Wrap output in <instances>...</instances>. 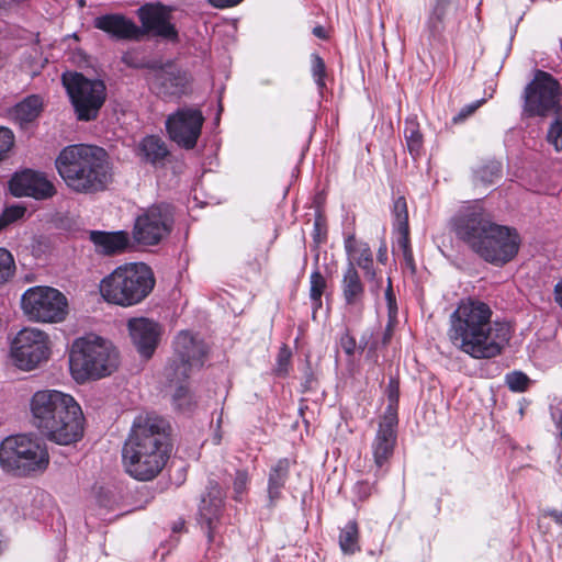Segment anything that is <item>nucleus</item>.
Listing matches in <instances>:
<instances>
[{
  "label": "nucleus",
  "instance_id": "16",
  "mask_svg": "<svg viewBox=\"0 0 562 562\" xmlns=\"http://www.w3.org/2000/svg\"><path fill=\"white\" fill-rule=\"evenodd\" d=\"M10 191L15 196H32L37 200L52 198L56 193L54 184L44 173L30 169L12 177Z\"/></svg>",
  "mask_w": 562,
  "mask_h": 562
},
{
  "label": "nucleus",
  "instance_id": "3",
  "mask_svg": "<svg viewBox=\"0 0 562 562\" xmlns=\"http://www.w3.org/2000/svg\"><path fill=\"white\" fill-rule=\"evenodd\" d=\"M169 458L166 423L156 416H137L122 449L126 473L138 481H150Z\"/></svg>",
  "mask_w": 562,
  "mask_h": 562
},
{
  "label": "nucleus",
  "instance_id": "49",
  "mask_svg": "<svg viewBox=\"0 0 562 562\" xmlns=\"http://www.w3.org/2000/svg\"><path fill=\"white\" fill-rule=\"evenodd\" d=\"M554 301L562 308V279L554 285Z\"/></svg>",
  "mask_w": 562,
  "mask_h": 562
},
{
  "label": "nucleus",
  "instance_id": "43",
  "mask_svg": "<svg viewBox=\"0 0 562 562\" xmlns=\"http://www.w3.org/2000/svg\"><path fill=\"white\" fill-rule=\"evenodd\" d=\"M14 144V135L11 130L0 127V160L3 159Z\"/></svg>",
  "mask_w": 562,
  "mask_h": 562
},
{
  "label": "nucleus",
  "instance_id": "55",
  "mask_svg": "<svg viewBox=\"0 0 562 562\" xmlns=\"http://www.w3.org/2000/svg\"><path fill=\"white\" fill-rule=\"evenodd\" d=\"M13 0H0V9L10 5Z\"/></svg>",
  "mask_w": 562,
  "mask_h": 562
},
{
  "label": "nucleus",
  "instance_id": "9",
  "mask_svg": "<svg viewBox=\"0 0 562 562\" xmlns=\"http://www.w3.org/2000/svg\"><path fill=\"white\" fill-rule=\"evenodd\" d=\"M61 83L79 121L89 122L98 117L106 100V87L101 79H90L77 71L61 75Z\"/></svg>",
  "mask_w": 562,
  "mask_h": 562
},
{
  "label": "nucleus",
  "instance_id": "10",
  "mask_svg": "<svg viewBox=\"0 0 562 562\" xmlns=\"http://www.w3.org/2000/svg\"><path fill=\"white\" fill-rule=\"evenodd\" d=\"M21 310L29 321L42 324L61 323L69 312L66 295L46 285L29 288L21 296Z\"/></svg>",
  "mask_w": 562,
  "mask_h": 562
},
{
  "label": "nucleus",
  "instance_id": "27",
  "mask_svg": "<svg viewBox=\"0 0 562 562\" xmlns=\"http://www.w3.org/2000/svg\"><path fill=\"white\" fill-rule=\"evenodd\" d=\"M43 110V99L37 94L26 97L13 109V116L21 124L34 121Z\"/></svg>",
  "mask_w": 562,
  "mask_h": 562
},
{
  "label": "nucleus",
  "instance_id": "29",
  "mask_svg": "<svg viewBox=\"0 0 562 562\" xmlns=\"http://www.w3.org/2000/svg\"><path fill=\"white\" fill-rule=\"evenodd\" d=\"M339 546L345 554H353L360 550L359 547V530L355 520H350L340 530Z\"/></svg>",
  "mask_w": 562,
  "mask_h": 562
},
{
  "label": "nucleus",
  "instance_id": "12",
  "mask_svg": "<svg viewBox=\"0 0 562 562\" xmlns=\"http://www.w3.org/2000/svg\"><path fill=\"white\" fill-rule=\"evenodd\" d=\"M49 353V337L38 328L21 329L11 342L12 360L19 369L24 371H31L47 361Z\"/></svg>",
  "mask_w": 562,
  "mask_h": 562
},
{
  "label": "nucleus",
  "instance_id": "40",
  "mask_svg": "<svg viewBox=\"0 0 562 562\" xmlns=\"http://www.w3.org/2000/svg\"><path fill=\"white\" fill-rule=\"evenodd\" d=\"M506 384L514 392H524L528 389L530 379L520 371H514L506 374Z\"/></svg>",
  "mask_w": 562,
  "mask_h": 562
},
{
  "label": "nucleus",
  "instance_id": "58",
  "mask_svg": "<svg viewBox=\"0 0 562 562\" xmlns=\"http://www.w3.org/2000/svg\"><path fill=\"white\" fill-rule=\"evenodd\" d=\"M226 26H227V27H232V29H234V30L236 31V29H235V23H234V22H229V23H227V24H226Z\"/></svg>",
  "mask_w": 562,
  "mask_h": 562
},
{
  "label": "nucleus",
  "instance_id": "56",
  "mask_svg": "<svg viewBox=\"0 0 562 562\" xmlns=\"http://www.w3.org/2000/svg\"><path fill=\"white\" fill-rule=\"evenodd\" d=\"M183 527V522H180L179 525H175L173 530L178 531Z\"/></svg>",
  "mask_w": 562,
  "mask_h": 562
},
{
  "label": "nucleus",
  "instance_id": "5",
  "mask_svg": "<svg viewBox=\"0 0 562 562\" xmlns=\"http://www.w3.org/2000/svg\"><path fill=\"white\" fill-rule=\"evenodd\" d=\"M55 166L67 187L77 193L103 191L112 181L108 154L98 146H66L57 156Z\"/></svg>",
  "mask_w": 562,
  "mask_h": 562
},
{
  "label": "nucleus",
  "instance_id": "46",
  "mask_svg": "<svg viewBox=\"0 0 562 562\" xmlns=\"http://www.w3.org/2000/svg\"><path fill=\"white\" fill-rule=\"evenodd\" d=\"M483 100L473 102L463 106L460 112L453 117L454 123L463 122L467 117L472 115L482 104Z\"/></svg>",
  "mask_w": 562,
  "mask_h": 562
},
{
  "label": "nucleus",
  "instance_id": "22",
  "mask_svg": "<svg viewBox=\"0 0 562 562\" xmlns=\"http://www.w3.org/2000/svg\"><path fill=\"white\" fill-rule=\"evenodd\" d=\"M89 240L93 244L95 252L104 256L122 254L132 246L130 234L125 231H91Z\"/></svg>",
  "mask_w": 562,
  "mask_h": 562
},
{
  "label": "nucleus",
  "instance_id": "15",
  "mask_svg": "<svg viewBox=\"0 0 562 562\" xmlns=\"http://www.w3.org/2000/svg\"><path fill=\"white\" fill-rule=\"evenodd\" d=\"M203 123L200 109L181 108L167 117L166 128L172 142L184 149H192L201 135Z\"/></svg>",
  "mask_w": 562,
  "mask_h": 562
},
{
  "label": "nucleus",
  "instance_id": "41",
  "mask_svg": "<svg viewBox=\"0 0 562 562\" xmlns=\"http://www.w3.org/2000/svg\"><path fill=\"white\" fill-rule=\"evenodd\" d=\"M394 214V226L397 227H408V213H407V204L406 200L403 196H400L394 202L393 207Z\"/></svg>",
  "mask_w": 562,
  "mask_h": 562
},
{
  "label": "nucleus",
  "instance_id": "59",
  "mask_svg": "<svg viewBox=\"0 0 562 562\" xmlns=\"http://www.w3.org/2000/svg\"><path fill=\"white\" fill-rule=\"evenodd\" d=\"M382 45H383L384 49L386 50V43L383 42Z\"/></svg>",
  "mask_w": 562,
  "mask_h": 562
},
{
  "label": "nucleus",
  "instance_id": "48",
  "mask_svg": "<svg viewBox=\"0 0 562 562\" xmlns=\"http://www.w3.org/2000/svg\"><path fill=\"white\" fill-rule=\"evenodd\" d=\"M214 7L227 8L238 4L241 0H209Z\"/></svg>",
  "mask_w": 562,
  "mask_h": 562
},
{
  "label": "nucleus",
  "instance_id": "37",
  "mask_svg": "<svg viewBox=\"0 0 562 562\" xmlns=\"http://www.w3.org/2000/svg\"><path fill=\"white\" fill-rule=\"evenodd\" d=\"M310 284V297L315 307H319L322 304V295L326 289V280L318 270H315L311 273Z\"/></svg>",
  "mask_w": 562,
  "mask_h": 562
},
{
  "label": "nucleus",
  "instance_id": "25",
  "mask_svg": "<svg viewBox=\"0 0 562 562\" xmlns=\"http://www.w3.org/2000/svg\"><path fill=\"white\" fill-rule=\"evenodd\" d=\"M291 461L288 458L279 459L274 464L271 465L268 473V485L267 493L270 506H274L276 503L282 496V490L290 476Z\"/></svg>",
  "mask_w": 562,
  "mask_h": 562
},
{
  "label": "nucleus",
  "instance_id": "50",
  "mask_svg": "<svg viewBox=\"0 0 562 562\" xmlns=\"http://www.w3.org/2000/svg\"><path fill=\"white\" fill-rule=\"evenodd\" d=\"M123 61L128 65V66H132V67H139L142 66L143 64L139 63V61H136L132 58V55L130 53H126L123 55L122 57Z\"/></svg>",
  "mask_w": 562,
  "mask_h": 562
},
{
  "label": "nucleus",
  "instance_id": "26",
  "mask_svg": "<svg viewBox=\"0 0 562 562\" xmlns=\"http://www.w3.org/2000/svg\"><path fill=\"white\" fill-rule=\"evenodd\" d=\"M94 27L109 35H142L139 27L123 14H105L94 19Z\"/></svg>",
  "mask_w": 562,
  "mask_h": 562
},
{
  "label": "nucleus",
  "instance_id": "57",
  "mask_svg": "<svg viewBox=\"0 0 562 562\" xmlns=\"http://www.w3.org/2000/svg\"><path fill=\"white\" fill-rule=\"evenodd\" d=\"M78 5H79V8H83L86 5V1L85 0H78Z\"/></svg>",
  "mask_w": 562,
  "mask_h": 562
},
{
  "label": "nucleus",
  "instance_id": "20",
  "mask_svg": "<svg viewBox=\"0 0 562 562\" xmlns=\"http://www.w3.org/2000/svg\"><path fill=\"white\" fill-rule=\"evenodd\" d=\"M142 27L153 35H177L171 11L159 2L146 3L137 10Z\"/></svg>",
  "mask_w": 562,
  "mask_h": 562
},
{
  "label": "nucleus",
  "instance_id": "32",
  "mask_svg": "<svg viewBox=\"0 0 562 562\" xmlns=\"http://www.w3.org/2000/svg\"><path fill=\"white\" fill-rule=\"evenodd\" d=\"M184 380L173 381L170 383L177 385L176 391L172 395V403L175 407L180 412H189L194 405V401L192 395L190 394L188 387L183 384Z\"/></svg>",
  "mask_w": 562,
  "mask_h": 562
},
{
  "label": "nucleus",
  "instance_id": "4",
  "mask_svg": "<svg viewBox=\"0 0 562 562\" xmlns=\"http://www.w3.org/2000/svg\"><path fill=\"white\" fill-rule=\"evenodd\" d=\"M31 420L47 440L61 446L79 441L85 417L76 400L58 390H41L30 401Z\"/></svg>",
  "mask_w": 562,
  "mask_h": 562
},
{
  "label": "nucleus",
  "instance_id": "19",
  "mask_svg": "<svg viewBox=\"0 0 562 562\" xmlns=\"http://www.w3.org/2000/svg\"><path fill=\"white\" fill-rule=\"evenodd\" d=\"M225 493L217 483H211L199 507V522L206 529L207 539L214 541L217 525L221 520Z\"/></svg>",
  "mask_w": 562,
  "mask_h": 562
},
{
  "label": "nucleus",
  "instance_id": "18",
  "mask_svg": "<svg viewBox=\"0 0 562 562\" xmlns=\"http://www.w3.org/2000/svg\"><path fill=\"white\" fill-rule=\"evenodd\" d=\"M127 328L139 355L149 359L159 342L161 334L159 324L146 317H136L128 321Z\"/></svg>",
  "mask_w": 562,
  "mask_h": 562
},
{
  "label": "nucleus",
  "instance_id": "54",
  "mask_svg": "<svg viewBox=\"0 0 562 562\" xmlns=\"http://www.w3.org/2000/svg\"><path fill=\"white\" fill-rule=\"evenodd\" d=\"M313 35H325L324 27L321 25H317L313 29Z\"/></svg>",
  "mask_w": 562,
  "mask_h": 562
},
{
  "label": "nucleus",
  "instance_id": "42",
  "mask_svg": "<svg viewBox=\"0 0 562 562\" xmlns=\"http://www.w3.org/2000/svg\"><path fill=\"white\" fill-rule=\"evenodd\" d=\"M249 482V476L246 471L238 470L236 471L233 488H234V499L240 501L244 493L247 490V485Z\"/></svg>",
  "mask_w": 562,
  "mask_h": 562
},
{
  "label": "nucleus",
  "instance_id": "31",
  "mask_svg": "<svg viewBox=\"0 0 562 562\" xmlns=\"http://www.w3.org/2000/svg\"><path fill=\"white\" fill-rule=\"evenodd\" d=\"M404 137L411 155L418 156L423 147V136L419 132L418 124L415 121H406Z\"/></svg>",
  "mask_w": 562,
  "mask_h": 562
},
{
  "label": "nucleus",
  "instance_id": "60",
  "mask_svg": "<svg viewBox=\"0 0 562 562\" xmlns=\"http://www.w3.org/2000/svg\"><path fill=\"white\" fill-rule=\"evenodd\" d=\"M2 32V24L0 23V33Z\"/></svg>",
  "mask_w": 562,
  "mask_h": 562
},
{
  "label": "nucleus",
  "instance_id": "1",
  "mask_svg": "<svg viewBox=\"0 0 562 562\" xmlns=\"http://www.w3.org/2000/svg\"><path fill=\"white\" fill-rule=\"evenodd\" d=\"M447 336L457 350L475 360H488L501 356L508 346L512 326L493 319L488 304L467 299L450 314Z\"/></svg>",
  "mask_w": 562,
  "mask_h": 562
},
{
  "label": "nucleus",
  "instance_id": "33",
  "mask_svg": "<svg viewBox=\"0 0 562 562\" xmlns=\"http://www.w3.org/2000/svg\"><path fill=\"white\" fill-rule=\"evenodd\" d=\"M386 396L389 401V405L384 412L382 419L389 420L390 417H393L395 422L397 419V406L400 398V384L398 381L391 378L389 384L386 386Z\"/></svg>",
  "mask_w": 562,
  "mask_h": 562
},
{
  "label": "nucleus",
  "instance_id": "7",
  "mask_svg": "<svg viewBox=\"0 0 562 562\" xmlns=\"http://www.w3.org/2000/svg\"><path fill=\"white\" fill-rule=\"evenodd\" d=\"M117 366L116 348L102 337H80L71 346L69 369L72 378L79 383L108 376L117 369Z\"/></svg>",
  "mask_w": 562,
  "mask_h": 562
},
{
  "label": "nucleus",
  "instance_id": "11",
  "mask_svg": "<svg viewBox=\"0 0 562 562\" xmlns=\"http://www.w3.org/2000/svg\"><path fill=\"white\" fill-rule=\"evenodd\" d=\"M561 97L560 82L551 74L538 69L524 90V113L528 116H548L562 109Z\"/></svg>",
  "mask_w": 562,
  "mask_h": 562
},
{
  "label": "nucleus",
  "instance_id": "23",
  "mask_svg": "<svg viewBox=\"0 0 562 562\" xmlns=\"http://www.w3.org/2000/svg\"><path fill=\"white\" fill-rule=\"evenodd\" d=\"M341 293L347 308L349 311L356 310L358 313H361L364 297V284L357 269L351 265H347L344 271Z\"/></svg>",
  "mask_w": 562,
  "mask_h": 562
},
{
  "label": "nucleus",
  "instance_id": "8",
  "mask_svg": "<svg viewBox=\"0 0 562 562\" xmlns=\"http://www.w3.org/2000/svg\"><path fill=\"white\" fill-rule=\"evenodd\" d=\"M0 464L5 472L18 476L43 473L49 464L47 447L37 438L18 435L0 445Z\"/></svg>",
  "mask_w": 562,
  "mask_h": 562
},
{
  "label": "nucleus",
  "instance_id": "35",
  "mask_svg": "<svg viewBox=\"0 0 562 562\" xmlns=\"http://www.w3.org/2000/svg\"><path fill=\"white\" fill-rule=\"evenodd\" d=\"M15 274V261L12 254L0 248V286L8 283Z\"/></svg>",
  "mask_w": 562,
  "mask_h": 562
},
{
  "label": "nucleus",
  "instance_id": "51",
  "mask_svg": "<svg viewBox=\"0 0 562 562\" xmlns=\"http://www.w3.org/2000/svg\"><path fill=\"white\" fill-rule=\"evenodd\" d=\"M394 319H389V324H387V327H386V331H385V335H384V338H383V342L386 344L392 335V323H393Z\"/></svg>",
  "mask_w": 562,
  "mask_h": 562
},
{
  "label": "nucleus",
  "instance_id": "45",
  "mask_svg": "<svg viewBox=\"0 0 562 562\" xmlns=\"http://www.w3.org/2000/svg\"><path fill=\"white\" fill-rule=\"evenodd\" d=\"M291 359V351L286 346H282L277 358V373L285 374Z\"/></svg>",
  "mask_w": 562,
  "mask_h": 562
},
{
  "label": "nucleus",
  "instance_id": "13",
  "mask_svg": "<svg viewBox=\"0 0 562 562\" xmlns=\"http://www.w3.org/2000/svg\"><path fill=\"white\" fill-rule=\"evenodd\" d=\"M175 222L173 210L167 203L145 209L135 220L133 238L137 244L154 246L167 237Z\"/></svg>",
  "mask_w": 562,
  "mask_h": 562
},
{
  "label": "nucleus",
  "instance_id": "6",
  "mask_svg": "<svg viewBox=\"0 0 562 562\" xmlns=\"http://www.w3.org/2000/svg\"><path fill=\"white\" fill-rule=\"evenodd\" d=\"M155 286V277L144 262H130L115 268L100 282L101 296L108 303L130 307L144 301Z\"/></svg>",
  "mask_w": 562,
  "mask_h": 562
},
{
  "label": "nucleus",
  "instance_id": "38",
  "mask_svg": "<svg viewBox=\"0 0 562 562\" xmlns=\"http://www.w3.org/2000/svg\"><path fill=\"white\" fill-rule=\"evenodd\" d=\"M311 72L319 92L322 93L326 88V66L323 58L315 53L311 55Z\"/></svg>",
  "mask_w": 562,
  "mask_h": 562
},
{
  "label": "nucleus",
  "instance_id": "52",
  "mask_svg": "<svg viewBox=\"0 0 562 562\" xmlns=\"http://www.w3.org/2000/svg\"><path fill=\"white\" fill-rule=\"evenodd\" d=\"M378 259L381 262H384V260L386 259V247L385 246L380 247L379 252H378Z\"/></svg>",
  "mask_w": 562,
  "mask_h": 562
},
{
  "label": "nucleus",
  "instance_id": "30",
  "mask_svg": "<svg viewBox=\"0 0 562 562\" xmlns=\"http://www.w3.org/2000/svg\"><path fill=\"white\" fill-rule=\"evenodd\" d=\"M456 0H436L434 10L428 19V27L431 33L441 32V24L446 15L452 9Z\"/></svg>",
  "mask_w": 562,
  "mask_h": 562
},
{
  "label": "nucleus",
  "instance_id": "14",
  "mask_svg": "<svg viewBox=\"0 0 562 562\" xmlns=\"http://www.w3.org/2000/svg\"><path fill=\"white\" fill-rule=\"evenodd\" d=\"M175 359L166 368L169 381L186 380L191 370L202 366L206 347L202 340L196 339L189 330H181L175 338Z\"/></svg>",
  "mask_w": 562,
  "mask_h": 562
},
{
  "label": "nucleus",
  "instance_id": "53",
  "mask_svg": "<svg viewBox=\"0 0 562 562\" xmlns=\"http://www.w3.org/2000/svg\"><path fill=\"white\" fill-rule=\"evenodd\" d=\"M551 517L554 519V521L557 524H559L560 526H562V512H552L551 513Z\"/></svg>",
  "mask_w": 562,
  "mask_h": 562
},
{
  "label": "nucleus",
  "instance_id": "47",
  "mask_svg": "<svg viewBox=\"0 0 562 562\" xmlns=\"http://www.w3.org/2000/svg\"><path fill=\"white\" fill-rule=\"evenodd\" d=\"M385 300L387 302V307H389V318L395 319L397 307H396V301H395V296L392 291V284H391L390 279L387 280V289L385 291Z\"/></svg>",
  "mask_w": 562,
  "mask_h": 562
},
{
  "label": "nucleus",
  "instance_id": "24",
  "mask_svg": "<svg viewBox=\"0 0 562 562\" xmlns=\"http://www.w3.org/2000/svg\"><path fill=\"white\" fill-rule=\"evenodd\" d=\"M345 250L348 258L347 265L362 269L368 279L375 277L372 251L367 243L356 239L353 235H349L345 239Z\"/></svg>",
  "mask_w": 562,
  "mask_h": 562
},
{
  "label": "nucleus",
  "instance_id": "36",
  "mask_svg": "<svg viewBox=\"0 0 562 562\" xmlns=\"http://www.w3.org/2000/svg\"><path fill=\"white\" fill-rule=\"evenodd\" d=\"M397 238H396V248L402 251L403 258L407 267L414 270V258L413 251L409 245V229L408 227L402 228L397 227Z\"/></svg>",
  "mask_w": 562,
  "mask_h": 562
},
{
  "label": "nucleus",
  "instance_id": "34",
  "mask_svg": "<svg viewBox=\"0 0 562 562\" xmlns=\"http://www.w3.org/2000/svg\"><path fill=\"white\" fill-rule=\"evenodd\" d=\"M547 142L555 151L562 150V109L554 112V117L547 132Z\"/></svg>",
  "mask_w": 562,
  "mask_h": 562
},
{
  "label": "nucleus",
  "instance_id": "44",
  "mask_svg": "<svg viewBox=\"0 0 562 562\" xmlns=\"http://www.w3.org/2000/svg\"><path fill=\"white\" fill-rule=\"evenodd\" d=\"M339 344L348 357H352L358 349L357 341L348 329L341 335Z\"/></svg>",
  "mask_w": 562,
  "mask_h": 562
},
{
  "label": "nucleus",
  "instance_id": "17",
  "mask_svg": "<svg viewBox=\"0 0 562 562\" xmlns=\"http://www.w3.org/2000/svg\"><path fill=\"white\" fill-rule=\"evenodd\" d=\"M151 88L161 97H180L189 83L187 74L175 64L153 67L149 74Z\"/></svg>",
  "mask_w": 562,
  "mask_h": 562
},
{
  "label": "nucleus",
  "instance_id": "2",
  "mask_svg": "<svg viewBox=\"0 0 562 562\" xmlns=\"http://www.w3.org/2000/svg\"><path fill=\"white\" fill-rule=\"evenodd\" d=\"M452 228L473 252L494 266L506 265L518 252L517 232L493 223L479 203L462 207L452 220Z\"/></svg>",
  "mask_w": 562,
  "mask_h": 562
},
{
  "label": "nucleus",
  "instance_id": "21",
  "mask_svg": "<svg viewBox=\"0 0 562 562\" xmlns=\"http://www.w3.org/2000/svg\"><path fill=\"white\" fill-rule=\"evenodd\" d=\"M397 423L393 417H390L389 420L381 419L379 423V428L372 442V453L378 468H382L393 454Z\"/></svg>",
  "mask_w": 562,
  "mask_h": 562
},
{
  "label": "nucleus",
  "instance_id": "28",
  "mask_svg": "<svg viewBox=\"0 0 562 562\" xmlns=\"http://www.w3.org/2000/svg\"><path fill=\"white\" fill-rule=\"evenodd\" d=\"M139 150L143 157L155 164L168 155L165 142L158 136H147L139 144Z\"/></svg>",
  "mask_w": 562,
  "mask_h": 562
},
{
  "label": "nucleus",
  "instance_id": "39",
  "mask_svg": "<svg viewBox=\"0 0 562 562\" xmlns=\"http://www.w3.org/2000/svg\"><path fill=\"white\" fill-rule=\"evenodd\" d=\"M26 212V209L21 205H11L3 210L0 214V231L4 229L10 224L22 218Z\"/></svg>",
  "mask_w": 562,
  "mask_h": 562
}]
</instances>
